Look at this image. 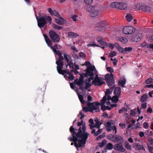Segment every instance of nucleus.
Segmentation results:
<instances>
[{"label": "nucleus", "mask_w": 153, "mask_h": 153, "mask_svg": "<svg viewBox=\"0 0 153 153\" xmlns=\"http://www.w3.org/2000/svg\"><path fill=\"white\" fill-rule=\"evenodd\" d=\"M77 125L78 132H77V129H74L72 126L70 128V131L72 133L73 138L69 137L68 139L71 141H73L71 145H72L74 144L77 150H79V148H82L85 146L89 134L86 131V127L85 124L82 120L78 122Z\"/></svg>", "instance_id": "1"}, {"label": "nucleus", "mask_w": 153, "mask_h": 153, "mask_svg": "<svg viewBox=\"0 0 153 153\" xmlns=\"http://www.w3.org/2000/svg\"><path fill=\"white\" fill-rule=\"evenodd\" d=\"M43 36L45 38V41L49 47H50L54 52V54L58 55L59 56L58 60L56 62V63L57 65V70L58 72L64 76V77L67 80L74 79V77L73 74L69 72L68 70H63L62 66L63 65V57L61 55V53L56 49H60L61 46L57 44H55L53 47L52 46H50L52 45V42L48 38L46 34H43Z\"/></svg>", "instance_id": "2"}, {"label": "nucleus", "mask_w": 153, "mask_h": 153, "mask_svg": "<svg viewBox=\"0 0 153 153\" xmlns=\"http://www.w3.org/2000/svg\"><path fill=\"white\" fill-rule=\"evenodd\" d=\"M94 73L96 74V76L94 80V78L91 79L88 76V78L86 77V79L88 78V80L84 82L82 76L80 75L79 79H76L75 80V83L79 86L80 89L82 91H85L87 90L88 92L91 91L90 87L93 83L95 85H101L104 83V79L102 77H99L97 74H96L97 72Z\"/></svg>", "instance_id": "3"}, {"label": "nucleus", "mask_w": 153, "mask_h": 153, "mask_svg": "<svg viewBox=\"0 0 153 153\" xmlns=\"http://www.w3.org/2000/svg\"><path fill=\"white\" fill-rule=\"evenodd\" d=\"M79 98L82 103L83 104H86L88 107H83L84 105H82V109L85 112L90 111L91 112L98 111L100 108V104L99 102H94L92 103H87L86 102L83 100V97L82 95H80L77 92Z\"/></svg>", "instance_id": "4"}, {"label": "nucleus", "mask_w": 153, "mask_h": 153, "mask_svg": "<svg viewBox=\"0 0 153 153\" xmlns=\"http://www.w3.org/2000/svg\"><path fill=\"white\" fill-rule=\"evenodd\" d=\"M111 93L109 90L107 89L105 92V95L101 100V109L103 111L106 110H110L112 108L117 106L116 104H111L110 102L109 101L111 99V97L109 96Z\"/></svg>", "instance_id": "5"}, {"label": "nucleus", "mask_w": 153, "mask_h": 153, "mask_svg": "<svg viewBox=\"0 0 153 153\" xmlns=\"http://www.w3.org/2000/svg\"><path fill=\"white\" fill-rule=\"evenodd\" d=\"M85 65L87 66L85 73L84 74L85 76L88 78L89 76L91 79L93 78L94 71L97 73V70L94 65H92L90 62L86 61Z\"/></svg>", "instance_id": "6"}, {"label": "nucleus", "mask_w": 153, "mask_h": 153, "mask_svg": "<svg viewBox=\"0 0 153 153\" xmlns=\"http://www.w3.org/2000/svg\"><path fill=\"white\" fill-rule=\"evenodd\" d=\"M48 10L51 15H54L59 19H55L56 23L61 25H62L65 23V20L60 16L56 10H52L51 8H48Z\"/></svg>", "instance_id": "7"}, {"label": "nucleus", "mask_w": 153, "mask_h": 153, "mask_svg": "<svg viewBox=\"0 0 153 153\" xmlns=\"http://www.w3.org/2000/svg\"><path fill=\"white\" fill-rule=\"evenodd\" d=\"M36 19L37 21V24L39 27H43L46 23L45 18L48 21H49L50 24L51 23V17L49 16H46V17L44 16L40 17L39 18L38 17L35 15Z\"/></svg>", "instance_id": "8"}, {"label": "nucleus", "mask_w": 153, "mask_h": 153, "mask_svg": "<svg viewBox=\"0 0 153 153\" xmlns=\"http://www.w3.org/2000/svg\"><path fill=\"white\" fill-rule=\"evenodd\" d=\"M86 10L90 13L91 16L92 17H95L97 16L100 13V11L98 9L91 6L88 7Z\"/></svg>", "instance_id": "9"}, {"label": "nucleus", "mask_w": 153, "mask_h": 153, "mask_svg": "<svg viewBox=\"0 0 153 153\" xmlns=\"http://www.w3.org/2000/svg\"><path fill=\"white\" fill-rule=\"evenodd\" d=\"M135 29L133 26H127L124 27L123 29V32L126 35L132 34L135 31Z\"/></svg>", "instance_id": "10"}, {"label": "nucleus", "mask_w": 153, "mask_h": 153, "mask_svg": "<svg viewBox=\"0 0 153 153\" xmlns=\"http://www.w3.org/2000/svg\"><path fill=\"white\" fill-rule=\"evenodd\" d=\"M105 79L108 85L110 88H112L114 86V82L113 79L109 74H107L105 76Z\"/></svg>", "instance_id": "11"}, {"label": "nucleus", "mask_w": 153, "mask_h": 153, "mask_svg": "<svg viewBox=\"0 0 153 153\" xmlns=\"http://www.w3.org/2000/svg\"><path fill=\"white\" fill-rule=\"evenodd\" d=\"M143 34L141 33H137L132 36L131 40L134 42H137L141 40L143 37Z\"/></svg>", "instance_id": "12"}, {"label": "nucleus", "mask_w": 153, "mask_h": 153, "mask_svg": "<svg viewBox=\"0 0 153 153\" xmlns=\"http://www.w3.org/2000/svg\"><path fill=\"white\" fill-rule=\"evenodd\" d=\"M113 124L111 122H108L106 123L105 124V127L106 130L108 131H110L112 130L115 131V134H116L117 131V128L116 126L114 125H113Z\"/></svg>", "instance_id": "13"}, {"label": "nucleus", "mask_w": 153, "mask_h": 153, "mask_svg": "<svg viewBox=\"0 0 153 153\" xmlns=\"http://www.w3.org/2000/svg\"><path fill=\"white\" fill-rule=\"evenodd\" d=\"M49 35L51 39L53 42H57L59 41V36L54 31L52 30L50 31Z\"/></svg>", "instance_id": "14"}, {"label": "nucleus", "mask_w": 153, "mask_h": 153, "mask_svg": "<svg viewBox=\"0 0 153 153\" xmlns=\"http://www.w3.org/2000/svg\"><path fill=\"white\" fill-rule=\"evenodd\" d=\"M114 149L115 150L119 151L121 152H125L126 150V149L121 143L115 144L114 146Z\"/></svg>", "instance_id": "15"}, {"label": "nucleus", "mask_w": 153, "mask_h": 153, "mask_svg": "<svg viewBox=\"0 0 153 153\" xmlns=\"http://www.w3.org/2000/svg\"><path fill=\"white\" fill-rule=\"evenodd\" d=\"M94 122L95 124L93 125H89V126L90 127V128L91 129H93L94 128H99L100 125L101 124V123H100V120L97 118H96L94 120Z\"/></svg>", "instance_id": "16"}, {"label": "nucleus", "mask_w": 153, "mask_h": 153, "mask_svg": "<svg viewBox=\"0 0 153 153\" xmlns=\"http://www.w3.org/2000/svg\"><path fill=\"white\" fill-rule=\"evenodd\" d=\"M111 140L115 142H120L123 143L124 141L123 138L119 136H113L111 139Z\"/></svg>", "instance_id": "17"}, {"label": "nucleus", "mask_w": 153, "mask_h": 153, "mask_svg": "<svg viewBox=\"0 0 153 153\" xmlns=\"http://www.w3.org/2000/svg\"><path fill=\"white\" fill-rule=\"evenodd\" d=\"M107 25L106 22L105 21L100 22L97 23L95 25V27L96 28L97 30L100 31L101 27H103Z\"/></svg>", "instance_id": "18"}, {"label": "nucleus", "mask_w": 153, "mask_h": 153, "mask_svg": "<svg viewBox=\"0 0 153 153\" xmlns=\"http://www.w3.org/2000/svg\"><path fill=\"white\" fill-rule=\"evenodd\" d=\"M64 59L67 61L68 63V65H69L70 68H73V63L71 62V59L68 56V55L66 54H64Z\"/></svg>", "instance_id": "19"}, {"label": "nucleus", "mask_w": 153, "mask_h": 153, "mask_svg": "<svg viewBox=\"0 0 153 153\" xmlns=\"http://www.w3.org/2000/svg\"><path fill=\"white\" fill-rule=\"evenodd\" d=\"M133 147L136 150H145V149L143 145H140L138 143H134L133 145Z\"/></svg>", "instance_id": "20"}, {"label": "nucleus", "mask_w": 153, "mask_h": 153, "mask_svg": "<svg viewBox=\"0 0 153 153\" xmlns=\"http://www.w3.org/2000/svg\"><path fill=\"white\" fill-rule=\"evenodd\" d=\"M97 42L101 45L104 46L103 47H101V48L104 49L105 46H106L108 44L107 43L104 41H102V40L100 39V37H98L97 38Z\"/></svg>", "instance_id": "21"}, {"label": "nucleus", "mask_w": 153, "mask_h": 153, "mask_svg": "<svg viewBox=\"0 0 153 153\" xmlns=\"http://www.w3.org/2000/svg\"><path fill=\"white\" fill-rule=\"evenodd\" d=\"M128 7L127 4L125 3H120L119 9L125 10Z\"/></svg>", "instance_id": "22"}, {"label": "nucleus", "mask_w": 153, "mask_h": 153, "mask_svg": "<svg viewBox=\"0 0 153 153\" xmlns=\"http://www.w3.org/2000/svg\"><path fill=\"white\" fill-rule=\"evenodd\" d=\"M120 3L118 2H113L111 4V7L113 8L119 9Z\"/></svg>", "instance_id": "23"}, {"label": "nucleus", "mask_w": 153, "mask_h": 153, "mask_svg": "<svg viewBox=\"0 0 153 153\" xmlns=\"http://www.w3.org/2000/svg\"><path fill=\"white\" fill-rule=\"evenodd\" d=\"M79 36V35L76 33L72 32H70L68 33V36L69 37L72 38L76 37Z\"/></svg>", "instance_id": "24"}, {"label": "nucleus", "mask_w": 153, "mask_h": 153, "mask_svg": "<svg viewBox=\"0 0 153 153\" xmlns=\"http://www.w3.org/2000/svg\"><path fill=\"white\" fill-rule=\"evenodd\" d=\"M121 89L120 87H117L115 88L114 91V94L115 95L117 96H119L120 94Z\"/></svg>", "instance_id": "25"}, {"label": "nucleus", "mask_w": 153, "mask_h": 153, "mask_svg": "<svg viewBox=\"0 0 153 153\" xmlns=\"http://www.w3.org/2000/svg\"><path fill=\"white\" fill-rule=\"evenodd\" d=\"M125 17L126 19L128 22L131 21L133 19L132 16L130 13H128Z\"/></svg>", "instance_id": "26"}, {"label": "nucleus", "mask_w": 153, "mask_h": 153, "mask_svg": "<svg viewBox=\"0 0 153 153\" xmlns=\"http://www.w3.org/2000/svg\"><path fill=\"white\" fill-rule=\"evenodd\" d=\"M119 97V96H117V95H115L112 98H111V100L112 102L113 103L117 102L118 101V98Z\"/></svg>", "instance_id": "27"}, {"label": "nucleus", "mask_w": 153, "mask_h": 153, "mask_svg": "<svg viewBox=\"0 0 153 153\" xmlns=\"http://www.w3.org/2000/svg\"><path fill=\"white\" fill-rule=\"evenodd\" d=\"M126 80L125 78H123V79L119 81V84L122 87H123L126 82Z\"/></svg>", "instance_id": "28"}, {"label": "nucleus", "mask_w": 153, "mask_h": 153, "mask_svg": "<svg viewBox=\"0 0 153 153\" xmlns=\"http://www.w3.org/2000/svg\"><path fill=\"white\" fill-rule=\"evenodd\" d=\"M125 147L126 149L129 150H131L132 148L131 146L128 142H126L125 143Z\"/></svg>", "instance_id": "29"}, {"label": "nucleus", "mask_w": 153, "mask_h": 153, "mask_svg": "<svg viewBox=\"0 0 153 153\" xmlns=\"http://www.w3.org/2000/svg\"><path fill=\"white\" fill-rule=\"evenodd\" d=\"M106 148L108 150H111L113 148V144L110 143L107 144L106 145Z\"/></svg>", "instance_id": "30"}, {"label": "nucleus", "mask_w": 153, "mask_h": 153, "mask_svg": "<svg viewBox=\"0 0 153 153\" xmlns=\"http://www.w3.org/2000/svg\"><path fill=\"white\" fill-rule=\"evenodd\" d=\"M148 96L147 95L144 94L143 95L141 98V100L142 102H144L147 100Z\"/></svg>", "instance_id": "31"}, {"label": "nucleus", "mask_w": 153, "mask_h": 153, "mask_svg": "<svg viewBox=\"0 0 153 153\" xmlns=\"http://www.w3.org/2000/svg\"><path fill=\"white\" fill-rule=\"evenodd\" d=\"M107 141L106 140H104L101 143H99V145L100 147H101L103 146L106 143Z\"/></svg>", "instance_id": "32"}, {"label": "nucleus", "mask_w": 153, "mask_h": 153, "mask_svg": "<svg viewBox=\"0 0 153 153\" xmlns=\"http://www.w3.org/2000/svg\"><path fill=\"white\" fill-rule=\"evenodd\" d=\"M71 18L74 22H76L79 19L78 16L76 15H74L71 17Z\"/></svg>", "instance_id": "33"}, {"label": "nucleus", "mask_w": 153, "mask_h": 153, "mask_svg": "<svg viewBox=\"0 0 153 153\" xmlns=\"http://www.w3.org/2000/svg\"><path fill=\"white\" fill-rule=\"evenodd\" d=\"M120 41L123 43H126L127 42V39L125 38L122 37L120 39Z\"/></svg>", "instance_id": "34"}, {"label": "nucleus", "mask_w": 153, "mask_h": 153, "mask_svg": "<svg viewBox=\"0 0 153 153\" xmlns=\"http://www.w3.org/2000/svg\"><path fill=\"white\" fill-rule=\"evenodd\" d=\"M146 83L147 84H149L153 83V79L152 78H148L146 81Z\"/></svg>", "instance_id": "35"}, {"label": "nucleus", "mask_w": 153, "mask_h": 153, "mask_svg": "<svg viewBox=\"0 0 153 153\" xmlns=\"http://www.w3.org/2000/svg\"><path fill=\"white\" fill-rule=\"evenodd\" d=\"M93 0H84V2L87 5L91 4L93 1Z\"/></svg>", "instance_id": "36"}, {"label": "nucleus", "mask_w": 153, "mask_h": 153, "mask_svg": "<svg viewBox=\"0 0 153 153\" xmlns=\"http://www.w3.org/2000/svg\"><path fill=\"white\" fill-rule=\"evenodd\" d=\"M117 55V53L114 51L111 52L109 53V56L110 57H113L114 56H116Z\"/></svg>", "instance_id": "37"}, {"label": "nucleus", "mask_w": 153, "mask_h": 153, "mask_svg": "<svg viewBox=\"0 0 153 153\" xmlns=\"http://www.w3.org/2000/svg\"><path fill=\"white\" fill-rule=\"evenodd\" d=\"M127 110V108H123L119 110V113H121L124 112L126 111Z\"/></svg>", "instance_id": "38"}, {"label": "nucleus", "mask_w": 153, "mask_h": 153, "mask_svg": "<svg viewBox=\"0 0 153 153\" xmlns=\"http://www.w3.org/2000/svg\"><path fill=\"white\" fill-rule=\"evenodd\" d=\"M142 4L140 3H138L135 4V6L137 9L140 10L142 9L141 6Z\"/></svg>", "instance_id": "39"}, {"label": "nucleus", "mask_w": 153, "mask_h": 153, "mask_svg": "<svg viewBox=\"0 0 153 153\" xmlns=\"http://www.w3.org/2000/svg\"><path fill=\"white\" fill-rule=\"evenodd\" d=\"M119 52L121 53H125L124 49L121 48L120 46L117 48Z\"/></svg>", "instance_id": "40"}, {"label": "nucleus", "mask_w": 153, "mask_h": 153, "mask_svg": "<svg viewBox=\"0 0 153 153\" xmlns=\"http://www.w3.org/2000/svg\"><path fill=\"white\" fill-rule=\"evenodd\" d=\"M52 26L54 28L56 29H59V30L61 29L62 27H61L57 26L55 24H53L52 25Z\"/></svg>", "instance_id": "41"}, {"label": "nucleus", "mask_w": 153, "mask_h": 153, "mask_svg": "<svg viewBox=\"0 0 153 153\" xmlns=\"http://www.w3.org/2000/svg\"><path fill=\"white\" fill-rule=\"evenodd\" d=\"M107 71L110 72L112 73L114 72V70L113 68L111 67H108L106 68Z\"/></svg>", "instance_id": "42"}, {"label": "nucleus", "mask_w": 153, "mask_h": 153, "mask_svg": "<svg viewBox=\"0 0 153 153\" xmlns=\"http://www.w3.org/2000/svg\"><path fill=\"white\" fill-rule=\"evenodd\" d=\"M132 49V48L131 47H126L124 49L125 53H126V52H129L131 51Z\"/></svg>", "instance_id": "43"}, {"label": "nucleus", "mask_w": 153, "mask_h": 153, "mask_svg": "<svg viewBox=\"0 0 153 153\" xmlns=\"http://www.w3.org/2000/svg\"><path fill=\"white\" fill-rule=\"evenodd\" d=\"M87 46L88 47H90L91 46L100 47V46H99L98 45H96L94 42L93 43H90V44H88Z\"/></svg>", "instance_id": "44"}, {"label": "nucleus", "mask_w": 153, "mask_h": 153, "mask_svg": "<svg viewBox=\"0 0 153 153\" xmlns=\"http://www.w3.org/2000/svg\"><path fill=\"white\" fill-rule=\"evenodd\" d=\"M102 130V129H98L96 132L94 133V135L96 136H97L99 134L101 133Z\"/></svg>", "instance_id": "45"}, {"label": "nucleus", "mask_w": 153, "mask_h": 153, "mask_svg": "<svg viewBox=\"0 0 153 153\" xmlns=\"http://www.w3.org/2000/svg\"><path fill=\"white\" fill-rule=\"evenodd\" d=\"M147 45V44L145 41L143 42L140 45V46L143 47H144L146 46Z\"/></svg>", "instance_id": "46"}, {"label": "nucleus", "mask_w": 153, "mask_h": 153, "mask_svg": "<svg viewBox=\"0 0 153 153\" xmlns=\"http://www.w3.org/2000/svg\"><path fill=\"white\" fill-rule=\"evenodd\" d=\"M144 128L146 129L147 128L149 127L148 124L146 122H144L143 124Z\"/></svg>", "instance_id": "47"}, {"label": "nucleus", "mask_w": 153, "mask_h": 153, "mask_svg": "<svg viewBox=\"0 0 153 153\" xmlns=\"http://www.w3.org/2000/svg\"><path fill=\"white\" fill-rule=\"evenodd\" d=\"M119 126L122 128L124 129L126 128V125L125 124L120 123L119 124Z\"/></svg>", "instance_id": "48"}, {"label": "nucleus", "mask_w": 153, "mask_h": 153, "mask_svg": "<svg viewBox=\"0 0 153 153\" xmlns=\"http://www.w3.org/2000/svg\"><path fill=\"white\" fill-rule=\"evenodd\" d=\"M80 116H81V117H80V118L81 119H82V118L84 117H85L84 115L82 114V112L81 111H80L79 112V113L78 115V116L79 117Z\"/></svg>", "instance_id": "49"}, {"label": "nucleus", "mask_w": 153, "mask_h": 153, "mask_svg": "<svg viewBox=\"0 0 153 153\" xmlns=\"http://www.w3.org/2000/svg\"><path fill=\"white\" fill-rule=\"evenodd\" d=\"M79 56L82 58H84L85 57V54L83 53H79Z\"/></svg>", "instance_id": "50"}, {"label": "nucleus", "mask_w": 153, "mask_h": 153, "mask_svg": "<svg viewBox=\"0 0 153 153\" xmlns=\"http://www.w3.org/2000/svg\"><path fill=\"white\" fill-rule=\"evenodd\" d=\"M136 113L135 111L132 110H131L130 111V114L132 116H134L135 114Z\"/></svg>", "instance_id": "51"}, {"label": "nucleus", "mask_w": 153, "mask_h": 153, "mask_svg": "<svg viewBox=\"0 0 153 153\" xmlns=\"http://www.w3.org/2000/svg\"><path fill=\"white\" fill-rule=\"evenodd\" d=\"M148 149H149V151L150 152L152 153H153V149L152 147L150 146H149Z\"/></svg>", "instance_id": "52"}, {"label": "nucleus", "mask_w": 153, "mask_h": 153, "mask_svg": "<svg viewBox=\"0 0 153 153\" xmlns=\"http://www.w3.org/2000/svg\"><path fill=\"white\" fill-rule=\"evenodd\" d=\"M147 48L153 49V44H149L147 46Z\"/></svg>", "instance_id": "53"}, {"label": "nucleus", "mask_w": 153, "mask_h": 153, "mask_svg": "<svg viewBox=\"0 0 153 153\" xmlns=\"http://www.w3.org/2000/svg\"><path fill=\"white\" fill-rule=\"evenodd\" d=\"M146 103H143L142 104V108H143L145 109L146 108Z\"/></svg>", "instance_id": "54"}, {"label": "nucleus", "mask_w": 153, "mask_h": 153, "mask_svg": "<svg viewBox=\"0 0 153 153\" xmlns=\"http://www.w3.org/2000/svg\"><path fill=\"white\" fill-rule=\"evenodd\" d=\"M70 85L71 88L72 89H73L75 90V87L74 86V85L73 83H70Z\"/></svg>", "instance_id": "55"}, {"label": "nucleus", "mask_w": 153, "mask_h": 153, "mask_svg": "<svg viewBox=\"0 0 153 153\" xmlns=\"http://www.w3.org/2000/svg\"><path fill=\"white\" fill-rule=\"evenodd\" d=\"M145 88H153V85L151 84L147 85L145 86Z\"/></svg>", "instance_id": "56"}, {"label": "nucleus", "mask_w": 153, "mask_h": 153, "mask_svg": "<svg viewBox=\"0 0 153 153\" xmlns=\"http://www.w3.org/2000/svg\"><path fill=\"white\" fill-rule=\"evenodd\" d=\"M139 135L140 137H142L144 136V133L143 132L141 131L139 133Z\"/></svg>", "instance_id": "57"}, {"label": "nucleus", "mask_w": 153, "mask_h": 153, "mask_svg": "<svg viewBox=\"0 0 153 153\" xmlns=\"http://www.w3.org/2000/svg\"><path fill=\"white\" fill-rule=\"evenodd\" d=\"M89 123L91 124L90 125H93L94 124V121L92 119H90L89 120Z\"/></svg>", "instance_id": "58"}, {"label": "nucleus", "mask_w": 153, "mask_h": 153, "mask_svg": "<svg viewBox=\"0 0 153 153\" xmlns=\"http://www.w3.org/2000/svg\"><path fill=\"white\" fill-rule=\"evenodd\" d=\"M114 45V47H115L117 49L120 46L119 44L117 42L115 43Z\"/></svg>", "instance_id": "59"}, {"label": "nucleus", "mask_w": 153, "mask_h": 153, "mask_svg": "<svg viewBox=\"0 0 153 153\" xmlns=\"http://www.w3.org/2000/svg\"><path fill=\"white\" fill-rule=\"evenodd\" d=\"M149 41L151 42H153V35L149 38Z\"/></svg>", "instance_id": "60"}, {"label": "nucleus", "mask_w": 153, "mask_h": 153, "mask_svg": "<svg viewBox=\"0 0 153 153\" xmlns=\"http://www.w3.org/2000/svg\"><path fill=\"white\" fill-rule=\"evenodd\" d=\"M117 60L116 59H114V60L113 61V64L114 65H117Z\"/></svg>", "instance_id": "61"}, {"label": "nucleus", "mask_w": 153, "mask_h": 153, "mask_svg": "<svg viewBox=\"0 0 153 153\" xmlns=\"http://www.w3.org/2000/svg\"><path fill=\"white\" fill-rule=\"evenodd\" d=\"M108 46L112 49H113L114 48V45L111 43L109 44Z\"/></svg>", "instance_id": "62"}, {"label": "nucleus", "mask_w": 153, "mask_h": 153, "mask_svg": "<svg viewBox=\"0 0 153 153\" xmlns=\"http://www.w3.org/2000/svg\"><path fill=\"white\" fill-rule=\"evenodd\" d=\"M74 57L75 58V59L76 60L77 59L79 58V57L78 56L77 54H74Z\"/></svg>", "instance_id": "63"}, {"label": "nucleus", "mask_w": 153, "mask_h": 153, "mask_svg": "<svg viewBox=\"0 0 153 153\" xmlns=\"http://www.w3.org/2000/svg\"><path fill=\"white\" fill-rule=\"evenodd\" d=\"M152 109L151 108L149 107L148 108V109L147 110V111L148 112H149V113H151L152 112Z\"/></svg>", "instance_id": "64"}]
</instances>
